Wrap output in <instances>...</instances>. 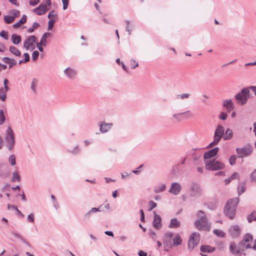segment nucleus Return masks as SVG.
Segmentation results:
<instances>
[{
    "label": "nucleus",
    "instance_id": "obj_49",
    "mask_svg": "<svg viewBox=\"0 0 256 256\" xmlns=\"http://www.w3.org/2000/svg\"><path fill=\"white\" fill-rule=\"evenodd\" d=\"M39 56V52L38 50H34L32 54V60H36Z\"/></svg>",
    "mask_w": 256,
    "mask_h": 256
},
{
    "label": "nucleus",
    "instance_id": "obj_37",
    "mask_svg": "<svg viewBox=\"0 0 256 256\" xmlns=\"http://www.w3.org/2000/svg\"><path fill=\"white\" fill-rule=\"evenodd\" d=\"M6 120V116L3 110H0V126L3 124Z\"/></svg>",
    "mask_w": 256,
    "mask_h": 256
},
{
    "label": "nucleus",
    "instance_id": "obj_27",
    "mask_svg": "<svg viewBox=\"0 0 256 256\" xmlns=\"http://www.w3.org/2000/svg\"><path fill=\"white\" fill-rule=\"evenodd\" d=\"M10 52L11 54L16 56H21V52L15 46H10L9 48Z\"/></svg>",
    "mask_w": 256,
    "mask_h": 256
},
{
    "label": "nucleus",
    "instance_id": "obj_14",
    "mask_svg": "<svg viewBox=\"0 0 256 256\" xmlns=\"http://www.w3.org/2000/svg\"><path fill=\"white\" fill-rule=\"evenodd\" d=\"M191 196H198L201 194V189L200 186L196 184H193L190 190Z\"/></svg>",
    "mask_w": 256,
    "mask_h": 256
},
{
    "label": "nucleus",
    "instance_id": "obj_62",
    "mask_svg": "<svg viewBox=\"0 0 256 256\" xmlns=\"http://www.w3.org/2000/svg\"><path fill=\"white\" fill-rule=\"evenodd\" d=\"M42 46H43V44H41L40 42L36 43L37 48L40 52L43 51Z\"/></svg>",
    "mask_w": 256,
    "mask_h": 256
},
{
    "label": "nucleus",
    "instance_id": "obj_48",
    "mask_svg": "<svg viewBox=\"0 0 256 256\" xmlns=\"http://www.w3.org/2000/svg\"><path fill=\"white\" fill-rule=\"evenodd\" d=\"M228 117L227 114L224 112H221L218 116V118L222 120H226Z\"/></svg>",
    "mask_w": 256,
    "mask_h": 256
},
{
    "label": "nucleus",
    "instance_id": "obj_52",
    "mask_svg": "<svg viewBox=\"0 0 256 256\" xmlns=\"http://www.w3.org/2000/svg\"><path fill=\"white\" fill-rule=\"evenodd\" d=\"M219 142H218V140H216L214 138L213 141L209 144V145L208 146V148H210V147H212L218 144Z\"/></svg>",
    "mask_w": 256,
    "mask_h": 256
},
{
    "label": "nucleus",
    "instance_id": "obj_44",
    "mask_svg": "<svg viewBox=\"0 0 256 256\" xmlns=\"http://www.w3.org/2000/svg\"><path fill=\"white\" fill-rule=\"evenodd\" d=\"M236 160V156L232 155L230 156L229 158V163L231 166H233L235 164Z\"/></svg>",
    "mask_w": 256,
    "mask_h": 256
},
{
    "label": "nucleus",
    "instance_id": "obj_43",
    "mask_svg": "<svg viewBox=\"0 0 256 256\" xmlns=\"http://www.w3.org/2000/svg\"><path fill=\"white\" fill-rule=\"evenodd\" d=\"M126 31L128 32V35H130L132 34V28L130 26V22L128 20H126Z\"/></svg>",
    "mask_w": 256,
    "mask_h": 256
},
{
    "label": "nucleus",
    "instance_id": "obj_23",
    "mask_svg": "<svg viewBox=\"0 0 256 256\" xmlns=\"http://www.w3.org/2000/svg\"><path fill=\"white\" fill-rule=\"evenodd\" d=\"M180 226V222L177 218H174L171 219L168 227L170 228H179Z\"/></svg>",
    "mask_w": 256,
    "mask_h": 256
},
{
    "label": "nucleus",
    "instance_id": "obj_21",
    "mask_svg": "<svg viewBox=\"0 0 256 256\" xmlns=\"http://www.w3.org/2000/svg\"><path fill=\"white\" fill-rule=\"evenodd\" d=\"M223 106L226 108L228 112H230L234 108V104L232 100H225L223 102Z\"/></svg>",
    "mask_w": 256,
    "mask_h": 256
},
{
    "label": "nucleus",
    "instance_id": "obj_60",
    "mask_svg": "<svg viewBox=\"0 0 256 256\" xmlns=\"http://www.w3.org/2000/svg\"><path fill=\"white\" fill-rule=\"evenodd\" d=\"M40 2V0H30L29 4L32 6H36Z\"/></svg>",
    "mask_w": 256,
    "mask_h": 256
},
{
    "label": "nucleus",
    "instance_id": "obj_54",
    "mask_svg": "<svg viewBox=\"0 0 256 256\" xmlns=\"http://www.w3.org/2000/svg\"><path fill=\"white\" fill-rule=\"evenodd\" d=\"M28 220L33 223L34 222V214H30L28 216Z\"/></svg>",
    "mask_w": 256,
    "mask_h": 256
},
{
    "label": "nucleus",
    "instance_id": "obj_26",
    "mask_svg": "<svg viewBox=\"0 0 256 256\" xmlns=\"http://www.w3.org/2000/svg\"><path fill=\"white\" fill-rule=\"evenodd\" d=\"M12 41L13 44L18 45L22 41V38L16 34H13L12 36Z\"/></svg>",
    "mask_w": 256,
    "mask_h": 256
},
{
    "label": "nucleus",
    "instance_id": "obj_22",
    "mask_svg": "<svg viewBox=\"0 0 256 256\" xmlns=\"http://www.w3.org/2000/svg\"><path fill=\"white\" fill-rule=\"evenodd\" d=\"M3 62L9 64V68H12L14 66L16 65V62L14 58H11L8 57H4L2 58Z\"/></svg>",
    "mask_w": 256,
    "mask_h": 256
},
{
    "label": "nucleus",
    "instance_id": "obj_19",
    "mask_svg": "<svg viewBox=\"0 0 256 256\" xmlns=\"http://www.w3.org/2000/svg\"><path fill=\"white\" fill-rule=\"evenodd\" d=\"M182 242V240L178 234H174L172 238V248L180 245Z\"/></svg>",
    "mask_w": 256,
    "mask_h": 256
},
{
    "label": "nucleus",
    "instance_id": "obj_11",
    "mask_svg": "<svg viewBox=\"0 0 256 256\" xmlns=\"http://www.w3.org/2000/svg\"><path fill=\"white\" fill-rule=\"evenodd\" d=\"M182 190L181 184L178 182H174L171 184L168 192L174 195H178Z\"/></svg>",
    "mask_w": 256,
    "mask_h": 256
},
{
    "label": "nucleus",
    "instance_id": "obj_55",
    "mask_svg": "<svg viewBox=\"0 0 256 256\" xmlns=\"http://www.w3.org/2000/svg\"><path fill=\"white\" fill-rule=\"evenodd\" d=\"M63 4V10H65L68 8V0H62Z\"/></svg>",
    "mask_w": 256,
    "mask_h": 256
},
{
    "label": "nucleus",
    "instance_id": "obj_56",
    "mask_svg": "<svg viewBox=\"0 0 256 256\" xmlns=\"http://www.w3.org/2000/svg\"><path fill=\"white\" fill-rule=\"evenodd\" d=\"M12 208H14V210H15L17 213L18 214L21 216V217H24V215L22 214V212L16 206H12Z\"/></svg>",
    "mask_w": 256,
    "mask_h": 256
},
{
    "label": "nucleus",
    "instance_id": "obj_4",
    "mask_svg": "<svg viewBox=\"0 0 256 256\" xmlns=\"http://www.w3.org/2000/svg\"><path fill=\"white\" fill-rule=\"evenodd\" d=\"M5 140L6 146L9 150H12L14 144V135L12 128L8 126L6 131Z\"/></svg>",
    "mask_w": 256,
    "mask_h": 256
},
{
    "label": "nucleus",
    "instance_id": "obj_51",
    "mask_svg": "<svg viewBox=\"0 0 256 256\" xmlns=\"http://www.w3.org/2000/svg\"><path fill=\"white\" fill-rule=\"evenodd\" d=\"M54 23V20H50L48 21V30H50L52 28Z\"/></svg>",
    "mask_w": 256,
    "mask_h": 256
},
{
    "label": "nucleus",
    "instance_id": "obj_58",
    "mask_svg": "<svg viewBox=\"0 0 256 256\" xmlns=\"http://www.w3.org/2000/svg\"><path fill=\"white\" fill-rule=\"evenodd\" d=\"M24 62H28L30 60V55L28 53L26 52L24 54Z\"/></svg>",
    "mask_w": 256,
    "mask_h": 256
},
{
    "label": "nucleus",
    "instance_id": "obj_13",
    "mask_svg": "<svg viewBox=\"0 0 256 256\" xmlns=\"http://www.w3.org/2000/svg\"><path fill=\"white\" fill-rule=\"evenodd\" d=\"M224 128L222 125L217 126L215 130L214 138L220 142L224 134Z\"/></svg>",
    "mask_w": 256,
    "mask_h": 256
},
{
    "label": "nucleus",
    "instance_id": "obj_3",
    "mask_svg": "<svg viewBox=\"0 0 256 256\" xmlns=\"http://www.w3.org/2000/svg\"><path fill=\"white\" fill-rule=\"evenodd\" d=\"M248 88H242L241 91L235 96L236 102L240 105L245 104L250 96Z\"/></svg>",
    "mask_w": 256,
    "mask_h": 256
},
{
    "label": "nucleus",
    "instance_id": "obj_53",
    "mask_svg": "<svg viewBox=\"0 0 256 256\" xmlns=\"http://www.w3.org/2000/svg\"><path fill=\"white\" fill-rule=\"evenodd\" d=\"M219 142H218V140H216L214 138L213 141L209 144V145L208 146V148H210V147H212L218 144Z\"/></svg>",
    "mask_w": 256,
    "mask_h": 256
},
{
    "label": "nucleus",
    "instance_id": "obj_38",
    "mask_svg": "<svg viewBox=\"0 0 256 256\" xmlns=\"http://www.w3.org/2000/svg\"><path fill=\"white\" fill-rule=\"evenodd\" d=\"M20 178L17 172H14L12 173V176L11 180L12 182H20Z\"/></svg>",
    "mask_w": 256,
    "mask_h": 256
},
{
    "label": "nucleus",
    "instance_id": "obj_24",
    "mask_svg": "<svg viewBox=\"0 0 256 256\" xmlns=\"http://www.w3.org/2000/svg\"><path fill=\"white\" fill-rule=\"evenodd\" d=\"M64 72L68 78H74L76 74V72L74 70L70 68H66Z\"/></svg>",
    "mask_w": 256,
    "mask_h": 256
},
{
    "label": "nucleus",
    "instance_id": "obj_30",
    "mask_svg": "<svg viewBox=\"0 0 256 256\" xmlns=\"http://www.w3.org/2000/svg\"><path fill=\"white\" fill-rule=\"evenodd\" d=\"M112 126V124L110 123L101 124L100 126V131L102 133L106 132L110 129Z\"/></svg>",
    "mask_w": 256,
    "mask_h": 256
},
{
    "label": "nucleus",
    "instance_id": "obj_50",
    "mask_svg": "<svg viewBox=\"0 0 256 256\" xmlns=\"http://www.w3.org/2000/svg\"><path fill=\"white\" fill-rule=\"evenodd\" d=\"M130 62H131V64H130L131 67L132 69L135 68L136 67H137L138 66V62H136L134 60H131Z\"/></svg>",
    "mask_w": 256,
    "mask_h": 256
},
{
    "label": "nucleus",
    "instance_id": "obj_34",
    "mask_svg": "<svg viewBox=\"0 0 256 256\" xmlns=\"http://www.w3.org/2000/svg\"><path fill=\"white\" fill-rule=\"evenodd\" d=\"M213 232L218 237L224 238L226 236V234L220 230L215 229L213 230Z\"/></svg>",
    "mask_w": 256,
    "mask_h": 256
},
{
    "label": "nucleus",
    "instance_id": "obj_31",
    "mask_svg": "<svg viewBox=\"0 0 256 256\" xmlns=\"http://www.w3.org/2000/svg\"><path fill=\"white\" fill-rule=\"evenodd\" d=\"M27 16L26 15H23L21 19L13 25L14 28H17L19 27L22 24H24L26 22Z\"/></svg>",
    "mask_w": 256,
    "mask_h": 256
},
{
    "label": "nucleus",
    "instance_id": "obj_18",
    "mask_svg": "<svg viewBox=\"0 0 256 256\" xmlns=\"http://www.w3.org/2000/svg\"><path fill=\"white\" fill-rule=\"evenodd\" d=\"M162 220L159 215L154 212V217L152 222V226L156 229H159L162 227Z\"/></svg>",
    "mask_w": 256,
    "mask_h": 256
},
{
    "label": "nucleus",
    "instance_id": "obj_2",
    "mask_svg": "<svg viewBox=\"0 0 256 256\" xmlns=\"http://www.w3.org/2000/svg\"><path fill=\"white\" fill-rule=\"evenodd\" d=\"M197 216L199 218L194 222L196 227L199 230L208 231L210 228V224L208 222L206 217L204 215L202 210L197 212Z\"/></svg>",
    "mask_w": 256,
    "mask_h": 256
},
{
    "label": "nucleus",
    "instance_id": "obj_45",
    "mask_svg": "<svg viewBox=\"0 0 256 256\" xmlns=\"http://www.w3.org/2000/svg\"><path fill=\"white\" fill-rule=\"evenodd\" d=\"M0 36L4 38V40L8 39V32L4 30H2L0 32Z\"/></svg>",
    "mask_w": 256,
    "mask_h": 256
},
{
    "label": "nucleus",
    "instance_id": "obj_29",
    "mask_svg": "<svg viewBox=\"0 0 256 256\" xmlns=\"http://www.w3.org/2000/svg\"><path fill=\"white\" fill-rule=\"evenodd\" d=\"M200 250L202 252H212L215 250V248L210 246L204 245L201 246Z\"/></svg>",
    "mask_w": 256,
    "mask_h": 256
},
{
    "label": "nucleus",
    "instance_id": "obj_28",
    "mask_svg": "<svg viewBox=\"0 0 256 256\" xmlns=\"http://www.w3.org/2000/svg\"><path fill=\"white\" fill-rule=\"evenodd\" d=\"M166 189V186L164 184H160L154 186V190L155 193H159L164 191Z\"/></svg>",
    "mask_w": 256,
    "mask_h": 256
},
{
    "label": "nucleus",
    "instance_id": "obj_1",
    "mask_svg": "<svg viewBox=\"0 0 256 256\" xmlns=\"http://www.w3.org/2000/svg\"><path fill=\"white\" fill-rule=\"evenodd\" d=\"M239 202L238 198H233L228 200L224 209V214L230 219L234 218L236 214V207Z\"/></svg>",
    "mask_w": 256,
    "mask_h": 256
},
{
    "label": "nucleus",
    "instance_id": "obj_12",
    "mask_svg": "<svg viewBox=\"0 0 256 256\" xmlns=\"http://www.w3.org/2000/svg\"><path fill=\"white\" fill-rule=\"evenodd\" d=\"M173 236L174 233L170 232H168L164 234L162 240L163 244L165 246L172 248V242Z\"/></svg>",
    "mask_w": 256,
    "mask_h": 256
},
{
    "label": "nucleus",
    "instance_id": "obj_61",
    "mask_svg": "<svg viewBox=\"0 0 256 256\" xmlns=\"http://www.w3.org/2000/svg\"><path fill=\"white\" fill-rule=\"evenodd\" d=\"M238 176H239V174L238 172H235L230 177V179H232V180H233L236 178H238Z\"/></svg>",
    "mask_w": 256,
    "mask_h": 256
},
{
    "label": "nucleus",
    "instance_id": "obj_47",
    "mask_svg": "<svg viewBox=\"0 0 256 256\" xmlns=\"http://www.w3.org/2000/svg\"><path fill=\"white\" fill-rule=\"evenodd\" d=\"M190 96V94H178L177 96L178 98L180 99L188 98Z\"/></svg>",
    "mask_w": 256,
    "mask_h": 256
},
{
    "label": "nucleus",
    "instance_id": "obj_41",
    "mask_svg": "<svg viewBox=\"0 0 256 256\" xmlns=\"http://www.w3.org/2000/svg\"><path fill=\"white\" fill-rule=\"evenodd\" d=\"M246 190V187L244 184H240L238 187V196L244 193Z\"/></svg>",
    "mask_w": 256,
    "mask_h": 256
},
{
    "label": "nucleus",
    "instance_id": "obj_15",
    "mask_svg": "<svg viewBox=\"0 0 256 256\" xmlns=\"http://www.w3.org/2000/svg\"><path fill=\"white\" fill-rule=\"evenodd\" d=\"M228 233L233 238L238 237L240 234V228L238 225L232 226L230 228Z\"/></svg>",
    "mask_w": 256,
    "mask_h": 256
},
{
    "label": "nucleus",
    "instance_id": "obj_5",
    "mask_svg": "<svg viewBox=\"0 0 256 256\" xmlns=\"http://www.w3.org/2000/svg\"><path fill=\"white\" fill-rule=\"evenodd\" d=\"M224 166V164L214 160L206 162V168L209 170H216L222 169Z\"/></svg>",
    "mask_w": 256,
    "mask_h": 256
},
{
    "label": "nucleus",
    "instance_id": "obj_7",
    "mask_svg": "<svg viewBox=\"0 0 256 256\" xmlns=\"http://www.w3.org/2000/svg\"><path fill=\"white\" fill-rule=\"evenodd\" d=\"M37 38L34 35L28 36L24 42V48L26 50H33L35 48V43Z\"/></svg>",
    "mask_w": 256,
    "mask_h": 256
},
{
    "label": "nucleus",
    "instance_id": "obj_8",
    "mask_svg": "<svg viewBox=\"0 0 256 256\" xmlns=\"http://www.w3.org/2000/svg\"><path fill=\"white\" fill-rule=\"evenodd\" d=\"M192 116V114L189 110L180 113H176L172 115V118L176 122H180L184 119L191 118Z\"/></svg>",
    "mask_w": 256,
    "mask_h": 256
},
{
    "label": "nucleus",
    "instance_id": "obj_33",
    "mask_svg": "<svg viewBox=\"0 0 256 256\" xmlns=\"http://www.w3.org/2000/svg\"><path fill=\"white\" fill-rule=\"evenodd\" d=\"M248 222H252L253 220L256 221V211L253 212L247 216Z\"/></svg>",
    "mask_w": 256,
    "mask_h": 256
},
{
    "label": "nucleus",
    "instance_id": "obj_25",
    "mask_svg": "<svg viewBox=\"0 0 256 256\" xmlns=\"http://www.w3.org/2000/svg\"><path fill=\"white\" fill-rule=\"evenodd\" d=\"M233 136V132L232 130L230 128H228L224 134V140H230Z\"/></svg>",
    "mask_w": 256,
    "mask_h": 256
},
{
    "label": "nucleus",
    "instance_id": "obj_57",
    "mask_svg": "<svg viewBox=\"0 0 256 256\" xmlns=\"http://www.w3.org/2000/svg\"><path fill=\"white\" fill-rule=\"evenodd\" d=\"M250 178L252 180L256 182V170H254L251 174Z\"/></svg>",
    "mask_w": 256,
    "mask_h": 256
},
{
    "label": "nucleus",
    "instance_id": "obj_9",
    "mask_svg": "<svg viewBox=\"0 0 256 256\" xmlns=\"http://www.w3.org/2000/svg\"><path fill=\"white\" fill-rule=\"evenodd\" d=\"M236 152L238 158L246 157L250 154L252 152V148L250 146L236 148Z\"/></svg>",
    "mask_w": 256,
    "mask_h": 256
},
{
    "label": "nucleus",
    "instance_id": "obj_32",
    "mask_svg": "<svg viewBox=\"0 0 256 256\" xmlns=\"http://www.w3.org/2000/svg\"><path fill=\"white\" fill-rule=\"evenodd\" d=\"M50 35V34L49 32H45L42 34L40 42L43 44V46H46V38Z\"/></svg>",
    "mask_w": 256,
    "mask_h": 256
},
{
    "label": "nucleus",
    "instance_id": "obj_64",
    "mask_svg": "<svg viewBox=\"0 0 256 256\" xmlns=\"http://www.w3.org/2000/svg\"><path fill=\"white\" fill-rule=\"evenodd\" d=\"M249 88V90H252L254 94L255 95H256V86H250L248 87Z\"/></svg>",
    "mask_w": 256,
    "mask_h": 256
},
{
    "label": "nucleus",
    "instance_id": "obj_16",
    "mask_svg": "<svg viewBox=\"0 0 256 256\" xmlns=\"http://www.w3.org/2000/svg\"><path fill=\"white\" fill-rule=\"evenodd\" d=\"M219 148L215 147L214 148L207 151L204 154V158L205 160L210 158L216 156L218 152Z\"/></svg>",
    "mask_w": 256,
    "mask_h": 256
},
{
    "label": "nucleus",
    "instance_id": "obj_20",
    "mask_svg": "<svg viewBox=\"0 0 256 256\" xmlns=\"http://www.w3.org/2000/svg\"><path fill=\"white\" fill-rule=\"evenodd\" d=\"M48 10L47 6L45 4H40L38 7L34 9L33 11L38 16L44 14Z\"/></svg>",
    "mask_w": 256,
    "mask_h": 256
},
{
    "label": "nucleus",
    "instance_id": "obj_6",
    "mask_svg": "<svg viewBox=\"0 0 256 256\" xmlns=\"http://www.w3.org/2000/svg\"><path fill=\"white\" fill-rule=\"evenodd\" d=\"M200 236L198 232H192L188 238V248L190 250H193L199 243Z\"/></svg>",
    "mask_w": 256,
    "mask_h": 256
},
{
    "label": "nucleus",
    "instance_id": "obj_35",
    "mask_svg": "<svg viewBox=\"0 0 256 256\" xmlns=\"http://www.w3.org/2000/svg\"><path fill=\"white\" fill-rule=\"evenodd\" d=\"M4 22L8 24L12 23L15 20L14 16H4Z\"/></svg>",
    "mask_w": 256,
    "mask_h": 256
},
{
    "label": "nucleus",
    "instance_id": "obj_46",
    "mask_svg": "<svg viewBox=\"0 0 256 256\" xmlns=\"http://www.w3.org/2000/svg\"><path fill=\"white\" fill-rule=\"evenodd\" d=\"M148 205L150 206L148 210H152L157 206L156 204L152 200L149 202Z\"/></svg>",
    "mask_w": 256,
    "mask_h": 256
},
{
    "label": "nucleus",
    "instance_id": "obj_10",
    "mask_svg": "<svg viewBox=\"0 0 256 256\" xmlns=\"http://www.w3.org/2000/svg\"><path fill=\"white\" fill-rule=\"evenodd\" d=\"M252 236L250 234H247L244 235L243 240L240 242V245L243 246L246 249L251 248L250 242H252Z\"/></svg>",
    "mask_w": 256,
    "mask_h": 256
},
{
    "label": "nucleus",
    "instance_id": "obj_40",
    "mask_svg": "<svg viewBox=\"0 0 256 256\" xmlns=\"http://www.w3.org/2000/svg\"><path fill=\"white\" fill-rule=\"evenodd\" d=\"M6 92L3 89L0 88V100L3 102L6 100Z\"/></svg>",
    "mask_w": 256,
    "mask_h": 256
},
{
    "label": "nucleus",
    "instance_id": "obj_36",
    "mask_svg": "<svg viewBox=\"0 0 256 256\" xmlns=\"http://www.w3.org/2000/svg\"><path fill=\"white\" fill-rule=\"evenodd\" d=\"M39 26L40 24L37 22H34L33 23L32 26L31 28H28L27 31L29 33H32L34 30L35 29H36Z\"/></svg>",
    "mask_w": 256,
    "mask_h": 256
},
{
    "label": "nucleus",
    "instance_id": "obj_42",
    "mask_svg": "<svg viewBox=\"0 0 256 256\" xmlns=\"http://www.w3.org/2000/svg\"><path fill=\"white\" fill-rule=\"evenodd\" d=\"M8 162L12 166L16 164V157L14 154H12L8 158Z\"/></svg>",
    "mask_w": 256,
    "mask_h": 256
},
{
    "label": "nucleus",
    "instance_id": "obj_63",
    "mask_svg": "<svg viewBox=\"0 0 256 256\" xmlns=\"http://www.w3.org/2000/svg\"><path fill=\"white\" fill-rule=\"evenodd\" d=\"M70 152L74 154H76L80 152V150L78 148V146H75L74 149Z\"/></svg>",
    "mask_w": 256,
    "mask_h": 256
},
{
    "label": "nucleus",
    "instance_id": "obj_59",
    "mask_svg": "<svg viewBox=\"0 0 256 256\" xmlns=\"http://www.w3.org/2000/svg\"><path fill=\"white\" fill-rule=\"evenodd\" d=\"M56 16V12L54 10H52L49 12L48 18H50L51 17H55Z\"/></svg>",
    "mask_w": 256,
    "mask_h": 256
},
{
    "label": "nucleus",
    "instance_id": "obj_17",
    "mask_svg": "<svg viewBox=\"0 0 256 256\" xmlns=\"http://www.w3.org/2000/svg\"><path fill=\"white\" fill-rule=\"evenodd\" d=\"M230 250L234 255L240 256L242 254V251L236 246L234 242H231L230 246Z\"/></svg>",
    "mask_w": 256,
    "mask_h": 256
},
{
    "label": "nucleus",
    "instance_id": "obj_39",
    "mask_svg": "<svg viewBox=\"0 0 256 256\" xmlns=\"http://www.w3.org/2000/svg\"><path fill=\"white\" fill-rule=\"evenodd\" d=\"M9 14L14 18L20 16V12L17 10H12L10 11Z\"/></svg>",
    "mask_w": 256,
    "mask_h": 256
}]
</instances>
